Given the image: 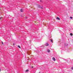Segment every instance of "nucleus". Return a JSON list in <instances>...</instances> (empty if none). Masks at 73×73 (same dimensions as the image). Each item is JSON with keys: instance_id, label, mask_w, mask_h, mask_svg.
<instances>
[{"instance_id": "f257e3e1", "label": "nucleus", "mask_w": 73, "mask_h": 73, "mask_svg": "<svg viewBox=\"0 0 73 73\" xmlns=\"http://www.w3.org/2000/svg\"><path fill=\"white\" fill-rule=\"evenodd\" d=\"M45 45H46V46H48V45H49V44H48V43H46L45 44Z\"/></svg>"}, {"instance_id": "f03ea898", "label": "nucleus", "mask_w": 73, "mask_h": 73, "mask_svg": "<svg viewBox=\"0 0 73 73\" xmlns=\"http://www.w3.org/2000/svg\"><path fill=\"white\" fill-rule=\"evenodd\" d=\"M52 60H54V61H56V59H55V58L53 57L52 58Z\"/></svg>"}, {"instance_id": "7ed1b4c3", "label": "nucleus", "mask_w": 73, "mask_h": 73, "mask_svg": "<svg viewBox=\"0 0 73 73\" xmlns=\"http://www.w3.org/2000/svg\"><path fill=\"white\" fill-rule=\"evenodd\" d=\"M56 19H57V20H60V18L58 17H57L56 18Z\"/></svg>"}, {"instance_id": "20e7f679", "label": "nucleus", "mask_w": 73, "mask_h": 73, "mask_svg": "<svg viewBox=\"0 0 73 73\" xmlns=\"http://www.w3.org/2000/svg\"><path fill=\"white\" fill-rule=\"evenodd\" d=\"M20 11H21V12H23V9H21L20 10Z\"/></svg>"}, {"instance_id": "39448f33", "label": "nucleus", "mask_w": 73, "mask_h": 73, "mask_svg": "<svg viewBox=\"0 0 73 73\" xmlns=\"http://www.w3.org/2000/svg\"><path fill=\"white\" fill-rule=\"evenodd\" d=\"M70 36H73V34L72 33H70Z\"/></svg>"}, {"instance_id": "423d86ee", "label": "nucleus", "mask_w": 73, "mask_h": 73, "mask_svg": "<svg viewBox=\"0 0 73 73\" xmlns=\"http://www.w3.org/2000/svg\"><path fill=\"white\" fill-rule=\"evenodd\" d=\"M18 48H21V47H20V46L19 45L18 46Z\"/></svg>"}, {"instance_id": "0eeeda50", "label": "nucleus", "mask_w": 73, "mask_h": 73, "mask_svg": "<svg viewBox=\"0 0 73 73\" xmlns=\"http://www.w3.org/2000/svg\"><path fill=\"white\" fill-rule=\"evenodd\" d=\"M48 53H49V52H50V50H48Z\"/></svg>"}, {"instance_id": "6e6552de", "label": "nucleus", "mask_w": 73, "mask_h": 73, "mask_svg": "<svg viewBox=\"0 0 73 73\" xmlns=\"http://www.w3.org/2000/svg\"><path fill=\"white\" fill-rule=\"evenodd\" d=\"M28 71H29V70H26L25 71L26 72H28Z\"/></svg>"}, {"instance_id": "1a4fd4ad", "label": "nucleus", "mask_w": 73, "mask_h": 73, "mask_svg": "<svg viewBox=\"0 0 73 73\" xmlns=\"http://www.w3.org/2000/svg\"><path fill=\"white\" fill-rule=\"evenodd\" d=\"M27 18H28V17H25V19H27Z\"/></svg>"}, {"instance_id": "9d476101", "label": "nucleus", "mask_w": 73, "mask_h": 73, "mask_svg": "<svg viewBox=\"0 0 73 73\" xmlns=\"http://www.w3.org/2000/svg\"><path fill=\"white\" fill-rule=\"evenodd\" d=\"M70 19H73V17H70Z\"/></svg>"}, {"instance_id": "9b49d317", "label": "nucleus", "mask_w": 73, "mask_h": 73, "mask_svg": "<svg viewBox=\"0 0 73 73\" xmlns=\"http://www.w3.org/2000/svg\"><path fill=\"white\" fill-rule=\"evenodd\" d=\"M50 40L51 41V42H52L53 41V40H52V39H51Z\"/></svg>"}, {"instance_id": "f8f14e48", "label": "nucleus", "mask_w": 73, "mask_h": 73, "mask_svg": "<svg viewBox=\"0 0 73 73\" xmlns=\"http://www.w3.org/2000/svg\"><path fill=\"white\" fill-rule=\"evenodd\" d=\"M2 44H3V42H2Z\"/></svg>"}, {"instance_id": "ddd939ff", "label": "nucleus", "mask_w": 73, "mask_h": 73, "mask_svg": "<svg viewBox=\"0 0 73 73\" xmlns=\"http://www.w3.org/2000/svg\"><path fill=\"white\" fill-rule=\"evenodd\" d=\"M72 70H73V67H72Z\"/></svg>"}, {"instance_id": "4468645a", "label": "nucleus", "mask_w": 73, "mask_h": 73, "mask_svg": "<svg viewBox=\"0 0 73 73\" xmlns=\"http://www.w3.org/2000/svg\"><path fill=\"white\" fill-rule=\"evenodd\" d=\"M15 43H13V45H15Z\"/></svg>"}, {"instance_id": "2eb2a0df", "label": "nucleus", "mask_w": 73, "mask_h": 73, "mask_svg": "<svg viewBox=\"0 0 73 73\" xmlns=\"http://www.w3.org/2000/svg\"><path fill=\"white\" fill-rule=\"evenodd\" d=\"M32 68H33V66H32Z\"/></svg>"}, {"instance_id": "dca6fc26", "label": "nucleus", "mask_w": 73, "mask_h": 73, "mask_svg": "<svg viewBox=\"0 0 73 73\" xmlns=\"http://www.w3.org/2000/svg\"><path fill=\"white\" fill-rule=\"evenodd\" d=\"M0 70H1V69H0Z\"/></svg>"}, {"instance_id": "f3484780", "label": "nucleus", "mask_w": 73, "mask_h": 73, "mask_svg": "<svg viewBox=\"0 0 73 73\" xmlns=\"http://www.w3.org/2000/svg\"><path fill=\"white\" fill-rule=\"evenodd\" d=\"M0 19H1V18L0 17Z\"/></svg>"}]
</instances>
